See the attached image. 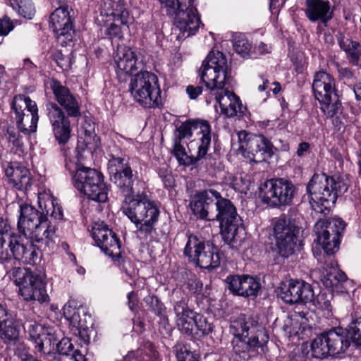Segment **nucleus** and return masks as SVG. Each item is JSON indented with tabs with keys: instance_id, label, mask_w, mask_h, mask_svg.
I'll return each instance as SVG.
<instances>
[{
	"instance_id": "1",
	"label": "nucleus",
	"mask_w": 361,
	"mask_h": 361,
	"mask_svg": "<svg viewBox=\"0 0 361 361\" xmlns=\"http://www.w3.org/2000/svg\"><path fill=\"white\" fill-rule=\"evenodd\" d=\"M109 169L111 181L125 197L121 206L122 212L135 225L140 235L146 239L152 237L160 216L158 205L145 196L137 195L134 197L133 185L137 179V172L133 173L125 154L121 152V155L111 154Z\"/></svg>"
},
{
	"instance_id": "2",
	"label": "nucleus",
	"mask_w": 361,
	"mask_h": 361,
	"mask_svg": "<svg viewBox=\"0 0 361 361\" xmlns=\"http://www.w3.org/2000/svg\"><path fill=\"white\" fill-rule=\"evenodd\" d=\"M192 213L207 221H219L220 233L231 248L238 250L243 245L246 232L242 219L231 200L222 197L214 189L197 192L190 204Z\"/></svg>"
},
{
	"instance_id": "3",
	"label": "nucleus",
	"mask_w": 361,
	"mask_h": 361,
	"mask_svg": "<svg viewBox=\"0 0 361 361\" xmlns=\"http://www.w3.org/2000/svg\"><path fill=\"white\" fill-rule=\"evenodd\" d=\"M231 327L235 329L233 350L243 360H249L258 354V349L264 350L269 341L266 329L252 317L239 318Z\"/></svg>"
},
{
	"instance_id": "4",
	"label": "nucleus",
	"mask_w": 361,
	"mask_h": 361,
	"mask_svg": "<svg viewBox=\"0 0 361 361\" xmlns=\"http://www.w3.org/2000/svg\"><path fill=\"white\" fill-rule=\"evenodd\" d=\"M348 190L347 184L339 178H334L325 173H315L306 187L307 199L316 212L326 215L334 205L338 195Z\"/></svg>"
},
{
	"instance_id": "5",
	"label": "nucleus",
	"mask_w": 361,
	"mask_h": 361,
	"mask_svg": "<svg viewBox=\"0 0 361 361\" xmlns=\"http://www.w3.org/2000/svg\"><path fill=\"white\" fill-rule=\"evenodd\" d=\"M166 14L173 18L176 28L179 30L177 39H185L194 35L199 30L201 21L195 0H159Z\"/></svg>"
},
{
	"instance_id": "6",
	"label": "nucleus",
	"mask_w": 361,
	"mask_h": 361,
	"mask_svg": "<svg viewBox=\"0 0 361 361\" xmlns=\"http://www.w3.org/2000/svg\"><path fill=\"white\" fill-rule=\"evenodd\" d=\"M18 229L25 238L35 243L46 240L48 243L55 233L54 227L46 219L43 211L39 212L28 204L20 206Z\"/></svg>"
},
{
	"instance_id": "7",
	"label": "nucleus",
	"mask_w": 361,
	"mask_h": 361,
	"mask_svg": "<svg viewBox=\"0 0 361 361\" xmlns=\"http://www.w3.org/2000/svg\"><path fill=\"white\" fill-rule=\"evenodd\" d=\"M129 92L145 109L160 108L163 105L159 80L153 73L145 71L134 75L129 83Z\"/></svg>"
},
{
	"instance_id": "8",
	"label": "nucleus",
	"mask_w": 361,
	"mask_h": 361,
	"mask_svg": "<svg viewBox=\"0 0 361 361\" xmlns=\"http://www.w3.org/2000/svg\"><path fill=\"white\" fill-rule=\"evenodd\" d=\"M66 167L71 173L75 171L73 180L77 190L94 201L104 202L107 200L108 188L102 173L90 168L78 169L71 162H66Z\"/></svg>"
},
{
	"instance_id": "9",
	"label": "nucleus",
	"mask_w": 361,
	"mask_h": 361,
	"mask_svg": "<svg viewBox=\"0 0 361 361\" xmlns=\"http://www.w3.org/2000/svg\"><path fill=\"white\" fill-rule=\"evenodd\" d=\"M199 73L202 81L212 94L223 91L228 73L226 56L219 51H211L203 61Z\"/></svg>"
},
{
	"instance_id": "10",
	"label": "nucleus",
	"mask_w": 361,
	"mask_h": 361,
	"mask_svg": "<svg viewBox=\"0 0 361 361\" xmlns=\"http://www.w3.org/2000/svg\"><path fill=\"white\" fill-rule=\"evenodd\" d=\"M345 221L338 217L319 219L314 224V242L321 245L324 252L331 255L338 250L341 236L345 228Z\"/></svg>"
},
{
	"instance_id": "11",
	"label": "nucleus",
	"mask_w": 361,
	"mask_h": 361,
	"mask_svg": "<svg viewBox=\"0 0 361 361\" xmlns=\"http://www.w3.org/2000/svg\"><path fill=\"white\" fill-rule=\"evenodd\" d=\"M259 190L262 202L272 207L290 204L295 194V185L284 178L267 180Z\"/></svg>"
},
{
	"instance_id": "12",
	"label": "nucleus",
	"mask_w": 361,
	"mask_h": 361,
	"mask_svg": "<svg viewBox=\"0 0 361 361\" xmlns=\"http://www.w3.org/2000/svg\"><path fill=\"white\" fill-rule=\"evenodd\" d=\"M184 255L189 261L202 269H214L220 265L221 257L217 247L206 243L195 235L188 236Z\"/></svg>"
},
{
	"instance_id": "13",
	"label": "nucleus",
	"mask_w": 361,
	"mask_h": 361,
	"mask_svg": "<svg viewBox=\"0 0 361 361\" xmlns=\"http://www.w3.org/2000/svg\"><path fill=\"white\" fill-rule=\"evenodd\" d=\"M350 345V341L345 331L341 328H336L317 336L312 343L311 348L315 357L324 358L329 355L344 353Z\"/></svg>"
},
{
	"instance_id": "14",
	"label": "nucleus",
	"mask_w": 361,
	"mask_h": 361,
	"mask_svg": "<svg viewBox=\"0 0 361 361\" xmlns=\"http://www.w3.org/2000/svg\"><path fill=\"white\" fill-rule=\"evenodd\" d=\"M240 149L243 155L250 161L256 163L265 161L276 152V148L272 142L263 135H256L245 130L238 133Z\"/></svg>"
},
{
	"instance_id": "15",
	"label": "nucleus",
	"mask_w": 361,
	"mask_h": 361,
	"mask_svg": "<svg viewBox=\"0 0 361 361\" xmlns=\"http://www.w3.org/2000/svg\"><path fill=\"white\" fill-rule=\"evenodd\" d=\"M12 276L26 301L47 302L49 296L42 278L29 269L14 268Z\"/></svg>"
},
{
	"instance_id": "16",
	"label": "nucleus",
	"mask_w": 361,
	"mask_h": 361,
	"mask_svg": "<svg viewBox=\"0 0 361 361\" xmlns=\"http://www.w3.org/2000/svg\"><path fill=\"white\" fill-rule=\"evenodd\" d=\"M11 109L18 128L23 134L29 135L36 131L39 116L35 102L29 97L18 94L13 97Z\"/></svg>"
},
{
	"instance_id": "17",
	"label": "nucleus",
	"mask_w": 361,
	"mask_h": 361,
	"mask_svg": "<svg viewBox=\"0 0 361 361\" xmlns=\"http://www.w3.org/2000/svg\"><path fill=\"white\" fill-rule=\"evenodd\" d=\"M299 227L295 220L281 216L274 226V236L279 255L288 257L294 253Z\"/></svg>"
},
{
	"instance_id": "18",
	"label": "nucleus",
	"mask_w": 361,
	"mask_h": 361,
	"mask_svg": "<svg viewBox=\"0 0 361 361\" xmlns=\"http://www.w3.org/2000/svg\"><path fill=\"white\" fill-rule=\"evenodd\" d=\"M46 114L51 126L56 140L59 145L66 144L71 135V126L68 114L55 102H48L46 104Z\"/></svg>"
},
{
	"instance_id": "19",
	"label": "nucleus",
	"mask_w": 361,
	"mask_h": 361,
	"mask_svg": "<svg viewBox=\"0 0 361 361\" xmlns=\"http://www.w3.org/2000/svg\"><path fill=\"white\" fill-rule=\"evenodd\" d=\"M33 243L35 241L31 240V242L25 243L21 235L14 233L9 234L10 261L13 258L27 264H36L40 261L41 256Z\"/></svg>"
},
{
	"instance_id": "20",
	"label": "nucleus",
	"mask_w": 361,
	"mask_h": 361,
	"mask_svg": "<svg viewBox=\"0 0 361 361\" xmlns=\"http://www.w3.org/2000/svg\"><path fill=\"white\" fill-rule=\"evenodd\" d=\"M50 88L54 94L56 103L66 114L73 118H78L81 116L80 104L78 98L70 90L68 87L63 85L60 81L52 79L50 82Z\"/></svg>"
},
{
	"instance_id": "21",
	"label": "nucleus",
	"mask_w": 361,
	"mask_h": 361,
	"mask_svg": "<svg viewBox=\"0 0 361 361\" xmlns=\"http://www.w3.org/2000/svg\"><path fill=\"white\" fill-rule=\"evenodd\" d=\"M278 295L286 303H308L312 300L313 289L308 283L292 279L287 285L284 284L279 288Z\"/></svg>"
},
{
	"instance_id": "22",
	"label": "nucleus",
	"mask_w": 361,
	"mask_h": 361,
	"mask_svg": "<svg viewBox=\"0 0 361 361\" xmlns=\"http://www.w3.org/2000/svg\"><path fill=\"white\" fill-rule=\"evenodd\" d=\"M173 293L178 295L180 298L179 300L174 302L173 305L176 326L182 334L192 336L195 317L197 313L189 308L187 297L183 291L180 290H174Z\"/></svg>"
},
{
	"instance_id": "23",
	"label": "nucleus",
	"mask_w": 361,
	"mask_h": 361,
	"mask_svg": "<svg viewBox=\"0 0 361 361\" xmlns=\"http://www.w3.org/2000/svg\"><path fill=\"white\" fill-rule=\"evenodd\" d=\"M178 135L176 140L190 137L193 133L197 138L191 143L202 145V140H207V146L210 147L212 128L209 122L203 119L188 120L183 123L177 129Z\"/></svg>"
},
{
	"instance_id": "24",
	"label": "nucleus",
	"mask_w": 361,
	"mask_h": 361,
	"mask_svg": "<svg viewBox=\"0 0 361 361\" xmlns=\"http://www.w3.org/2000/svg\"><path fill=\"white\" fill-rule=\"evenodd\" d=\"M226 282L229 290L236 295L245 298L256 297L261 291L259 279L249 275L228 276Z\"/></svg>"
},
{
	"instance_id": "25",
	"label": "nucleus",
	"mask_w": 361,
	"mask_h": 361,
	"mask_svg": "<svg viewBox=\"0 0 361 361\" xmlns=\"http://www.w3.org/2000/svg\"><path fill=\"white\" fill-rule=\"evenodd\" d=\"M52 4H58L59 6L50 16L51 27L58 37L64 36L66 39L71 41L73 23L68 7L61 5V0H52Z\"/></svg>"
},
{
	"instance_id": "26",
	"label": "nucleus",
	"mask_w": 361,
	"mask_h": 361,
	"mask_svg": "<svg viewBox=\"0 0 361 361\" xmlns=\"http://www.w3.org/2000/svg\"><path fill=\"white\" fill-rule=\"evenodd\" d=\"M305 14L310 22L319 21L326 27L333 18L334 8L328 0H306Z\"/></svg>"
},
{
	"instance_id": "27",
	"label": "nucleus",
	"mask_w": 361,
	"mask_h": 361,
	"mask_svg": "<svg viewBox=\"0 0 361 361\" xmlns=\"http://www.w3.org/2000/svg\"><path fill=\"white\" fill-rule=\"evenodd\" d=\"M8 183L16 189L24 192L30 190L32 184L30 171L19 162L8 163L5 168Z\"/></svg>"
},
{
	"instance_id": "28",
	"label": "nucleus",
	"mask_w": 361,
	"mask_h": 361,
	"mask_svg": "<svg viewBox=\"0 0 361 361\" xmlns=\"http://www.w3.org/2000/svg\"><path fill=\"white\" fill-rule=\"evenodd\" d=\"M312 90L319 102H329L330 96L336 93V80L333 75L324 71L315 72Z\"/></svg>"
},
{
	"instance_id": "29",
	"label": "nucleus",
	"mask_w": 361,
	"mask_h": 361,
	"mask_svg": "<svg viewBox=\"0 0 361 361\" xmlns=\"http://www.w3.org/2000/svg\"><path fill=\"white\" fill-rule=\"evenodd\" d=\"M63 315L66 320L69 322L70 326L75 329L79 336L85 342L89 341V336L86 330L88 329L87 319H90L85 310L82 307L78 308L73 307L71 305H65L63 308Z\"/></svg>"
},
{
	"instance_id": "30",
	"label": "nucleus",
	"mask_w": 361,
	"mask_h": 361,
	"mask_svg": "<svg viewBox=\"0 0 361 361\" xmlns=\"http://www.w3.org/2000/svg\"><path fill=\"white\" fill-rule=\"evenodd\" d=\"M26 319V311L19 310L14 316L3 319L0 323V338L5 342L16 341L18 338L22 322Z\"/></svg>"
},
{
	"instance_id": "31",
	"label": "nucleus",
	"mask_w": 361,
	"mask_h": 361,
	"mask_svg": "<svg viewBox=\"0 0 361 361\" xmlns=\"http://www.w3.org/2000/svg\"><path fill=\"white\" fill-rule=\"evenodd\" d=\"M32 313L30 311H26V319H23L22 322V327L25 332L28 334L30 338L35 341L39 350H44V345L49 343L51 346V341L53 336L51 334H47L44 338H42L43 328L36 321H35L32 316Z\"/></svg>"
},
{
	"instance_id": "32",
	"label": "nucleus",
	"mask_w": 361,
	"mask_h": 361,
	"mask_svg": "<svg viewBox=\"0 0 361 361\" xmlns=\"http://www.w3.org/2000/svg\"><path fill=\"white\" fill-rule=\"evenodd\" d=\"M207 140L206 142V140L203 139L202 145H196L197 147V152L195 156H193L188 155L180 142L176 140L173 146V154L180 165L187 166L195 165L207 155L210 147L207 146Z\"/></svg>"
},
{
	"instance_id": "33",
	"label": "nucleus",
	"mask_w": 361,
	"mask_h": 361,
	"mask_svg": "<svg viewBox=\"0 0 361 361\" xmlns=\"http://www.w3.org/2000/svg\"><path fill=\"white\" fill-rule=\"evenodd\" d=\"M114 59L118 74H132L137 69L136 55L128 47L118 45Z\"/></svg>"
},
{
	"instance_id": "34",
	"label": "nucleus",
	"mask_w": 361,
	"mask_h": 361,
	"mask_svg": "<svg viewBox=\"0 0 361 361\" xmlns=\"http://www.w3.org/2000/svg\"><path fill=\"white\" fill-rule=\"evenodd\" d=\"M216 101L219 103L221 111L227 117L237 116L241 111L242 104L239 98L226 89L214 93Z\"/></svg>"
},
{
	"instance_id": "35",
	"label": "nucleus",
	"mask_w": 361,
	"mask_h": 361,
	"mask_svg": "<svg viewBox=\"0 0 361 361\" xmlns=\"http://www.w3.org/2000/svg\"><path fill=\"white\" fill-rule=\"evenodd\" d=\"M102 10L106 16H112L114 22H120L122 25L129 22L130 15L124 0H104Z\"/></svg>"
},
{
	"instance_id": "36",
	"label": "nucleus",
	"mask_w": 361,
	"mask_h": 361,
	"mask_svg": "<svg viewBox=\"0 0 361 361\" xmlns=\"http://www.w3.org/2000/svg\"><path fill=\"white\" fill-rule=\"evenodd\" d=\"M38 204L41 210L43 211L46 219H47L48 215L55 219H62V208L49 192H38Z\"/></svg>"
},
{
	"instance_id": "37",
	"label": "nucleus",
	"mask_w": 361,
	"mask_h": 361,
	"mask_svg": "<svg viewBox=\"0 0 361 361\" xmlns=\"http://www.w3.org/2000/svg\"><path fill=\"white\" fill-rule=\"evenodd\" d=\"M338 42L349 62L354 66H361V44L342 34L338 37Z\"/></svg>"
},
{
	"instance_id": "38",
	"label": "nucleus",
	"mask_w": 361,
	"mask_h": 361,
	"mask_svg": "<svg viewBox=\"0 0 361 361\" xmlns=\"http://www.w3.org/2000/svg\"><path fill=\"white\" fill-rule=\"evenodd\" d=\"M325 271L326 273L323 274L321 281L326 288L337 286L340 283L345 282L348 279L346 274L339 269L334 263H331Z\"/></svg>"
},
{
	"instance_id": "39",
	"label": "nucleus",
	"mask_w": 361,
	"mask_h": 361,
	"mask_svg": "<svg viewBox=\"0 0 361 361\" xmlns=\"http://www.w3.org/2000/svg\"><path fill=\"white\" fill-rule=\"evenodd\" d=\"M56 346L59 354L71 356L74 361H86L85 355L80 350H74L73 344L68 338H63L58 343H54L52 348Z\"/></svg>"
},
{
	"instance_id": "40",
	"label": "nucleus",
	"mask_w": 361,
	"mask_h": 361,
	"mask_svg": "<svg viewBox=\"0 0 361 361\" xmlns=\"http://www.w3.org/2000/svg\"><path fill=\"white\" fill-rule=\"evenodd\" d=\"M144 302L149 310L154 312L160 319L164 325L168 324V317L166 314V307L163 302L155 295H148L144 298Z\"/></svg>"
},
{
	"instance_id": "41",
	"label": "nucleus",
	"mask_w": 361,
	"mask_h": 361,
	"mask_svg": "<svg viewBox=\"0 0 361 361\" xmlns=\"http://www.w3.org/2000/svg\"><path fill=\"white\" fill-rule=\"evenodd\" d=\"M111 238L112 240L109 238L106 239L99 247L106 255L114 259H118L121 256L120 240L114 232L111 235Z\"/></svg>"
},
{
	"instance_id": "42",
	"label": "nucleus",
	"mask_w": 361,
	"mask_h": 361,
	"mask_svg": "<svg viewBox=\"0 0 361 361\" xmlns=\"http://www.w3.org/2000/svg\"><path fill=\"white\" fill-rule=\"evenodd\" d=\"M12 8L17 11L23 17L32 19L35 13V9L30 0H9Z\"/></svg>"
},
{
	"instance_id": "43",
	"label": "nucleus",
	"mask_w": 361,
	"mask_h": 361,
	"mask_svg": "<svg viewBox=\"0 0 361 361\" xmlns=\"http://www.w3.org/2000/svg\"><path fill=\"white\" fill-rule=\"evenodd\" d=\"M195 334L198 337H202L209 334L213 330V325L209 323L206 317L203 315L197 314L195 317Z\"/></svg>"
},
{
	"instance_id": "44",
	"label": "nucleus",
	"mask_w": 361,
	"mask_h": 361,
	"mask_svg": "<svg viewBox=\"0 0 361 361\" xmlns=\"http://www.w3.org/2000/svg\"><path fill=\"white\" fill-rule=\"evenodd\" d=\"M114 231L108 228L106 225L96 224L92 228V236L97 243L98 247H100L102 243H104L106 239L111 238V235H113Z\"/></svg>"
},
{
	"instance_id": "45",
	"label": "nucleus",
	"mask_w": 361,
	"mask_h": 361,
	"mask_svg": "<svg viewBox=\"0 0 361 361\" xmlns=\"http://www.w3.org/2000/svg\"><path fill=\"white\" fill-rule=\"evenodd\" d=\"M333 299V294L329 292H320L316 297L313 293L312 300L308 302L312 303L315 307L324 310H331V302Z\"/></svg>"
},
{
	"instance_id": "46",
	"label": "nucleus",
	"mask_w": 361,
	"mask_h": 361,
	"mask_svg": "<svg viewBox=\"0 0 361 361\" xmlns=\"http://www.w3.org/2000/svg\"><path fill=\"white\" fill-rule=\"evenodd\" d=\"M347 336L357 346H361V317L353 319L346 329Z\"/></svg>"
},
{
	"instance_id": "47",
	"label": "nucleus",
	"mask_w": 361,
	"mask_h": 361,
	"mask_svg": "<svg viewBox=\"0 0 361 361\" xmlns=\"http://www.w3.org/2000/svg\"><path fill=\"white\" fill-rule=\"evenodd\" d=\"M322 104V110L326 112L329 117H333L336 115L341 107V103L339 102L336 93L330 96V101L329 102H320Z\"/></svg>"
},
{
	"instance_id": "48",
	"label": "nucleus",
	"mask_w": 361,
	"mask_h": 361,
	"mask_svg": "<svg viewBox=\"0 0 361 361\" xmlns=\"http://www.w3.org/2000/svg\"><path fill=\"white\" fill-rule=\"evenodd\" d=\"M233 47L238 54L245 56L250 51L251 44L244 36L239 35L234 39Z\"/></svg>"
},
{
	"instance_id": "49",
	"label": "nucleus",
	"mask_w": 361,
	"mask_h": 361,
	"mask_svg": "<svg viewBox=\"0 0 361 361\" xmlns=\"http://www.w3.org/2000/svg\"><path fill=\"white\" fill-rule=\"evenodd\" d=\"M105 34L113 42H118L123 39V33L121 27L116 25L115 23H112L106 28Z\"/></svg>"
},
{
	"instance_id": "50",
	"label": "nucleus",
	"mask_w": 361,
	"mask_h": 361,
	"mask_svg": "<svg viewBox=\"0 0 361 361\" xmlns=\"http://www.w3.org/2000/svg\"><path fill=\"white\" fill-rule=\"evenodd\" d=\"M20 133H21L19 129L15 128L13 126H9L7 128L6 133V138L8 142H11L14 146L17 147H20L23 142L22 140V136Z\"/></svg>"
},
{
	"instance_id": "51",
	"label": "nucleus",
	"mask_w": 361,
	"mask_h": 361,
	"mask_svg": "<svg viewBox=\"0 0 361 361\" xmlns=\"http://www.w3.org/2000/svg\"><path fill=\"white\" fill-rule=\"evenodd\" d=\"M158 175L162 180L166 188H171L174 184V179L168 166H164L158 169Z\"/></svg>"
},
{
	"instance_id": "52",
	"label": "nucleus",
	"mask_w": 361,
	"mask_h": 361,
	"mask_svg": "<svg viewBox=\"0 0 361 361\" xmlns=\"http://www.w3.org/2000/svg\"><path fill=\"white\" fill-rule=\"evenodd\" d=\"M178 361H200V357L194 352L181 348L176 354Z\"/></svg>"
},
{
	"instance_id": "53",
	"label": "nucleus",
	"mask_w": 361,
	"mask_h": 361,
	"mask_svg": "<svg viewBox=\"0 0 361 361\" xmlns=\"http://www.w3.org/2000/svg\"><path fill=\"white\" fill-rule=\"evenodd\" d=\"M337 71L338 79L343 80L345 83L350 82L355 78L354 71L350 68L338 65Z\"/></svg>"
},
{
	"instance_id": "54",
	"label": "nucleus",
	"mask_w": 361,
	"mask_h": 361,
	"mask_svg": "<svg viewBox=\"0 0 361 361\" xmlns=\"http://www.w3.org/2000/svg\"><path fill=\"white\" fill-rule=\"evenodd\" d=\"M14 28L12 20L5 15L0 18V36L7 35Z\"/></svg>"
},
{
	"instance_id": "55",
	"label": "nucleus",
	"mask_w": 361,
	"mask_h": 361,
	"mask_svg": "<svg viewBox=\"0 0 361 361\" xmlns=\"http://www.w3.org/2000/svg\"><path fill=\"white\" fill-rule=\"evenodd\" d=\"M5 239L0 238V262L5 263L10 261V252L5 247Z\"/></svg>"
},
{
	"instance_id": "56",
	"label": "nucleus",
	"mask_w": 361,
	"mask_h": 361,
	"mask_svg": "<svg viewBox=\"0 0 361 361\" xmlns=\"http://www.w3.org/2000/svg\"><path fill=\"white\" fill-rule=\"evenodd\" d=\"M186 92L191 99H195L202 92V87L200 86L188 85Z\"/></svg>"
},
{
	"instance_id": "57",
	"label": "nucleus",
	"mask_w": 361,
	"mask_h": 361,
	"mask_svg": "<svg viewBox=\"0 0 361 361\" xmlns=\"http://www.w3.org/2000/svg\"><path fill=\"white\" fill-rule=\"evenodd\" d=\"M11 226L7 219L0 218V238L5 239L4 235L9 234L11 231Z\"/></svg>"
},
{
	"instance_id": "58",
	"label": "nucleus",
	"mask_w": 361,
	"mask_h": 361,
	"mask_svg": "<svg viewBox=\"0 0 361 361\" xmlns=\"http://www.w3.org/2000/svg\"><path fill=\"white\" fill-rule=\"evenodd\" d=\"M138 304V299L137 294L134 291H131L128 294V305L129 308L134 311L137 309Z\"/></svg>"
},
{
	"instance_id": "59",
	"label": "nucleus",
	"mask_w": 361,
	"mask_h": 361,
	"mask_svg": "<svg viewBox=\"0 0 361 361\" xmlns=\"http://www.w3.org/2000/svg\"><path fill=\"white\" fill-rule=\"evenodd\" d=\"M188 289L193 292L197 293L202 290V284L197 279H190L188 282Z\"/></svg>"
},
{
	"instance_id": "60",
	"label": "nucleus",
	"mask_w": 361,
	"mask_h": 361,
	"mask_svg": "<svg viewBox=\"0 0 361 361\" xmlns=\"http://www.w3.org/2000/svg\"><path fill=\"white\" fill-rule=\"evenodd\" d=\"M53 59L55 60L58 66H60L61 68H63L66 66V64L65 63V61H66V58L61 51H55L53 54Z\"/></svg>"
},
{
	"instance_id": "61",
	"label": "nucleus",
	"mask_w": 361,
	"mask_h": 361,
	"mask_svg": "<svg viewBox=\"0 0 361 361\" xmlns=\"http://www.w3.org/2000/svg\"><path fill=\"white\" fill-rule=\"evenodd\" d=\"M310 145L307 142L300 143L296 152L297 155L300 157H303L304 154L310 149Z\"/></svg>"
},
{
	"instance_id": "62",
	"label": "nucleus",
	"mask_w": 361,
	"mask_h": 361,
	"mask_svg": "<svg viewBox=\"0 0 361 361\" xmlns=\"http://www.w3.org/2000/svg\"><path fill=\"white\" fill-rule=\"evenodd\" d=\"M23 68L32 72L37 69V66L30 59H25L23 61Z\"/></svg>"
},
{
	"instance_id": "63",
	"label": "nucleus",
	"mask_w": 361,
	"mask_h": 361,
	"mask_svg": "<svg viewBox=\"0 0 361 361\" xmlns=\"http://www.w3.org/2000/svg\"><path fill=\"white\" fill-rule=\"evenodd\" d=\"M357 100H361V82H356L353 87Z\"/></svg>"
},
{
	"instance_id": "64",
	"label": "nucleus",
	"mask_w": 361,
	"mask_h": 361,
	"mask_svg": "<svg viewBox=\"0 0 361 361\" xmlns=\"http://www.w3.org/2000/svg\"><path fill=\"white\" fill-rule=\"evenodd\" d=\"M260 78L262 81V84L259 85L258 90L260 92H262L268 88V85L269 84V81L268 80L267 78H264V75H261Z\"/></svg>"
}]
</instances>
